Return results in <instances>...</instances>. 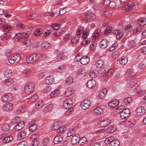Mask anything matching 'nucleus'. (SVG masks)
I'll return each instance as SVG.
<instances>
[{"instance_id": "f257e3e1", "label": "nucleus", "mask_w": 146, "mask_h": 146, "mask_svg": "<svg viewBox=\"0 0 146 146\" xmlns=\"http://www.w3.org/2000/svg\"><path fill=\"white\" fill-rule=\"evenodd\" d=\"M21 58V56L19 54L14 53L9 56L8 61L10 64H13L19 62Z\"/></svg>"}, {"instance_id": "f03ea898", "label": "nucleus", "mask_w": 146, "mask_h": 146, "mask_svg": "<svg viewBox=\"0 0 146 146\" xmlns=\"http://www.w3.org/2000/svg\"><path fill=\"white\" fill-rule=\"evenodd\" d=\"M39 58V56L38 55L33 54L27 56L26 58V60L27 63L33 64L37 61Z\"/></svg>"}, {"instance_id": "7ed1b4c3", "label": "nucleus", "mask_w": 146, "mask_h": 146, "mask_svg": "<svg viewBox=\"0 0 146 146\" xmlns=\"http://www.w3.org/2000/svg\"><path fill=\"white\" fill-rule=\"evenodd\" d=\"M137 6L135 3L130 1L128 2L127 5L123 8V9L126 11H130L135 9Z\"/></svg>"}, {"instance_id": "20e7f679", "label": "nucleus", "mask_w": 146, "mask_h": 146, "mask_svg": "<svg viewBox=\"0 0 146 146\" xmlns=\"http://www.w3.org/2000/svg\"><path fill=\"white\" fill-rule=\"evenodd\" d=\"M34 89V84L32 83H28L24 87V91L25 93L29 94L32 92Z\"/></svg>"}, {"instance_id": "39448f33", "label": "nucleus", "mask_w": 146, "mask_h": 146, "mask_svg": "<svg viewBox=\"0 0 146 146\" xmlns=\"http://www.w3.org/2000/svg\"><path fill=\"white\" fill-rule=\"evenodd\" d=\"M13 96L10 93H7L3 94L1 97L2 101L4 102H8L12 99Z\"/></svg>"}, {"instance_id": "423d86ee", "label": "nucleus", "mask_w": 146, "mask_h": 146, "mask_svg": "<svg viewBox=\"0 0 146 146\" xmlns=\"http://www.w3.org/2000/svg\"><path fill=\"white\" fill-rule=\"evenodd\" d=\"M130 113V110L129 109L125 108L120 113V117L122 119H126L129 115Z\"/></svg>"}, {"instance_id": "0eeeda50", "label": "nucleus", "mask_w": 146, "mask_h": 146, "mask_svg": "<svg viewBox=\"0 0 146 146\" xmlns=\"http://www.w3.org/2000/svg\"><path fill=\"white\" fill-rule=\"evenodd\" d=\"M73 103L72 100L71 99L67 98L65 100L63 103V105L65 108L67 109L71 107Z\"/></svg>"}, {"instance_id": "6e6552de", "label": "nucleus", "mask_w": 146, "mask_h": 146, "mask_svg": "<svg viewBox=\"0 0 146 146\" xmlns=\"http://www.w3.org/2000/svg\"><path fill=\"white\" fill-rule=\"evenodd\" d=\"M110 123V120L107 118L101 119L100 122V125L101 127H104L109 125Z\"/></svg>"}, {"instance_id": "1a4fd4ad", "label": "nucleus", "mask_w": 146, "mask_h": 146, "mask_svg": "<svg viewBox=\"0 0 146 146\" xmlns=\"http://www.w3.org/2000/svg\"><path fill=\"white\" fill-rule=\"evenodd\" d=\"M91 104L89 100H86L81 103L80 106L83 110H84L89 108Z\"/></svg>"}, {"instance_id": "9d476101", "label": "nucleus", "mask_w": 146, "mask_h": 146, "mask_svg": "<svg viewBox=\"0 0 146 146\" xmlns=\"http://www.w3.org/2000/svg\"><path fill=\"white\" fill-rule=\"evenodd\" d=\"M145 112V110L142 106L138 107L136 110V114L138 116L143 115Z\"/></svg>"}, {"instance_id": "9b49d317", "label": "nucleus", "mask_w": 146, "mask_h": 146, "mask_svg": "<svg viewBox=\"0 0 146 146\" xmlns=\"http://www.w3.org/2000/svg\"><path fill=\"white\" fill-rule=\"evenodd\" d=\"M25 122L24 121H21L16 125L13 129L14 130L17 131L21 129L24 126Z\"/></svg>"}, {"instance_id": "f8f14e48", "label": "nucleus", "mask_w": 146, "mask_h": 146, "mask_svg": "<svg viewBox=\"0 0 146 146\" xmlns=\"http://www.w3.org/2000/svg\"><path fill=\"white\" fill-rule=\"evenodd\" d=\"M135 123V120L134 119H131L126 121L125 122V125L127 127H131L134 125Z\"/></svg>"}, {"instance_id": "ddd939ff", "label": "nucleus", "mask_w": 146, "mask_h": 146, "mask_svg": "<svg viewBox=\"0 0 146 146\" xmlns=\"http://www.w3.org/2000/svg\"><path fill=\"white\" fill-rule=\"evenodd\" d=\"M80 140H79V143L80 144L83 143L84 144L86 143L87 141L89 142V143L90 144H92L93 143L94 141H95L94 139L90 140L88 139V140L86 137H81V138H79Z\"/></svg>"}, {"instance_id": "4468645a", "label": "nucleus", "mask_w": 146, "mask_h": 146, "mask_svg": "<svg viewBox=\"0 0 146 146\" xmlns=\"http://www.w3.org/2000/svg\"><path fill=\"white\" fill-rule=\"evenodd\" d=\"M96 81L94 79L89 80L86 83V86L89 88H91L94 87L96 84Z\"/></svg>"}, {"instance_id": "2eb2a0df", "label": "nucleus", "mask_w": 146, "mask_h": 146, "mask_svg": "<svg viewBox=\"0 0 146 146\" xmlns=\"http://www.w3.org/2000/svg\"><path fill=\"white\" fill-rule=\"evenodd\" d=\"M101 31L100 29H98L95 30L92 35V39L95 40L99 38L101 34Z\"/></svg>"}, {"instance_id": "dca6fc26", "label": "nucleus", "mask_w": 146, "mask_h": 146, "mask_svg": "<svg viewBox=\"0 0 146 146\" xmlns=\"http://www.w3.org/2000/svg\"><path fill=\"white\" fill-rule=\"evenodd\" d=\"M13 107V104L10 103L4 104L3 106V108L5 111H8L11 110Z\"/></svg>"}, {"instance_id": "f3484780", "label": "nucleus", "mask_w": 146, "mask_h": 146, "mask_svg": "<svg viewBox=\"0 0 146 146\" xmlns=\"http://www.w3.org/2000/svg\"><path fill=\"white\" fill-rule=\"evenodd\" d=\"M54 80L53 76H47L45 78V82L46 84H50L54 82Z\"/></svg>"}, {"instance_id": "a211bd4d", "label": "nucleus", "mask_w": 146, "mask_h": 146, "mask_svg": "<svg viewBox=\"0 0 146 146\" xmlns=\"http://www.w3.org/2000/svg\"><path fill=\"white\" fill-rule=\"evenodd\" d=\"M89 62V58L87 56H82V59L80 60V63L83 65L87 64Z\"/></svg>"}, {"instance_id": "6ab92c4d", "label": "nucleus", "mask_w": 146, "mask_h": 146, "mask_svg": "<svg viewBox=\"0 0 146 146\" xmlns=\"http://www.w3.org/2000/svg\"><path fill=\"white\" fill-rule=\"evenodd\" d=\"M117 61H119L120 64L122 66L125 65L128 61L127 58L125 56H123L121 59H118Z\"/></svg>"}, {"instance_id": "aec40b11", "label": "nucleus", "mask_w": 146, "mask_h": 146, "mask_svg": "<svg viewBox=\"0 0 146 146\" xmlns=\"http://www.w3.org/2000/svg\"><path fill=\"white\" fill-rule=\"evenodd\" d=\"M94 113L97 115H100L103 112V109L100 107H98L94 110Z\"/></svg>"}, {"instance_id": "412c9836", "label": "nucleus", "mask_w": 146, "mask_h": 146, "mask_svg": "<svg viewBox=\"0 0 146 146\" xmlns=\"http://www.w3.org/2000/svg\"><path fill=\"white\" fill-rule=\"evenodd\" d=\"M74 89L69 87L68 88L65 92V95L66 96H69L72 94L74 92Z\"/></svg>"}, {"instance_id": "4be33fe9", "label": "nucleus", "mask_w": 146, "mask_h": 146, "mask_svg": "<svg viewBox=\"0 0 146 146\" xmlns=\"http://www.w3.org/2000/svg\"><path fill=\"white\" fill-rule=\"evenodd\" d=\"M107 92V90L106 88L102 90L99 93L98 95L99 98L100 99L104 98L105 97Z\"/></svg>"}, {"instance_id": "5701e85b", "label": "nucleus", "mask_w": 146, "mask_h": 146, "mask_svg": "<svg viewBox=\"0 0 146 146\" xmlns=\"http://www.w3.org/2000/svg\"><path fill=\"white\" fill-rule=\"evenodd\" d=\"M100 46L102 48H106L108 45L107 40L106 39H102L100 42Z\"/></svg>"}, {"instance_id": "b1692460", "label": "nucleus", "mask_w": 146, "mask_h": 146, "mask_svg": "<svg viewBox=\"0 0 146 146\" xmlns=\"http://www.w3.org/2000/svg\"><path fill=\"white\" fill-rule=\"evenodd\" d=\"M4 74L5 77L7 78H9L12 76V71L11 70L7 69L4 72Z\"/></svg>"}, {"instance_id": "393cba45", "label": "nucleus", "mask_w": 146, "mask_h": 146, "mask_svg": "<svg viewBox=\"0 0 146 146\" xmlns=\"http://www.w3.org/2000/svg\"><path fill=\"white\" fill-rule=\"evenodd\" d=\"M60 123V122H56L55 123H54L53 125L52 129L54 130H56L57 131L61 125Z\"/></svg>"}, {"instance_id": "a878e982", "label": "nucleus", "mask_w": 146, "mask_h": 146, "mask_svg": "<svg viewBox=\"0 0 146 146\" xmlns=\"http://www.w3.org/2000/svg\"><path fill=\"white\" fill-rule=\"evenodd\" d=\"M146 24V19L141 18L139 19L137 21V24L139 25L143 26Z\"/></svg>"}, {"instance_id": "bb28decb", "label": "nucleus", "mask_w": 146, "mask_h": 146, "mask_svg": "<svg viewBox=\"0 0 146 146\" xmlns=\"http://www.w3.org/2000/svg\"><path fill=\"white\" fill-rule=\"evenodd\" d=\"M16 136V135H15V133H10L8 132L5 133L0 134L1 137H14Z\"/></svg>"}, {"instance_id": "cd10ccee", "label": "nucleus", "mask_w": 146, "mask_h": 146, "mask_svg": "<svg viewBox=\"0 0 146 146\" xmlns=\"http://www.w3.org/2000/svg\"><path fill=\"white\" fill-rule=\"evenodd\" d=\"M21 119L19 116H16L11 120V123L12 125L17 124L21 121Z\"/></svg>"}, {"instance_id": "c85d7f7f", "label": "nucleus", "mask_w": 146, "mask_h": 146, "mask_svg": "<svg viewBox=\"0 0 146 146\" xmlns=\"http://www.w3.org/2000/svg\"><path fill=\"white\" fill-rule=\"evenodd\" d=\"M119 103L118 101L113 100L109 102L108 106L110 107L113 108L116 106Z\"/></svg>"}, {"instance_id": "c756f323", "label": "nucleus", "mask_w": 146, "mask_h": 146, "mask_svg": "<svg viewBox=\"0 0 146 146\" xmlns=\"http://www.w3.org/2000/svg\"><path fill=\"white\" fill-rule=\"evenodd\" d=\"M53 108L52 105L51 104H49L47 105L43 109V111L44 113H47L50 111Z\"/></svg>"}, {"instance_id": "7c9ffc66", "label": "nucleus", "mask_w": 146, "mask_h": 146, "mask_svg": "<svg viewBox=\"0 0 146 146\" xmlns=\"http://www.w3.org/2000/svg\"><path fill=\"white\" fill-rule=\"evenodd\" d=\"M104 64V62L103 60L99 59L95 64V66L98 68L101 67Z\"/></svg>"}, {"instance_id": "2f4dec72", "label": "nucleus", "mask_w": 146, "mask_h": 146, "mask_svg": "<svg viewBox=\"0 0 146 146\" xmlns=\"http://www.w3.org/2000/svg\"><path fill=\"white\" fill-rule=\"evenodd\" d=\"M50 46V43L46 41L43 42L40 44V46L42 48H47Z\"/></svg>"}, {"instance_id": "473e14b6", "label": "nucleus", "mask_w": 146, "mask_h": 146, "mask_svg": "<svg viewBox=\"0 0 146 146\" xmlns=\"http://www.w3.org/2000/svg\"><path fill=\"white\" fill-rule=\"evenodd\" d=\"M43 31V29L42 28H38L34 31L33 34L35 36H38L42 33Z\"/></svg>"}, {"instance_id": "72a5a7b5", "label": "nucleus", "mask_w": 146, "mask_h": 146, "mask_svg": "<svg viewBox=\"0 0 146 146\" xmlns=\"http://www.w3.org/2000/svg\"><path fill=\"white\" fill-rule=\"evenodd\" d=\"M12 29L11 26L8 25H5L3 27V29L4 31H7L11 30Z\"/></svg>"}, {"instance_id": "f704fd0d", "label": "nucleus", "mask_w": 146, "mask_h": 146, "mask_svg": "<svg viewBox=\"0 0 146 146\" xmlns=\"http://www.w3.org/2000/svg\"><path fill=\"white\" fill-rule=\"evenodd\" d=\"M44 105L43 102L42 101H39L37 102L35 104V106L37 109L41 108Z\"/></svg>"}, {"instance_id": "c9c22d12", "label": "nucleus", "mask_w": 146, "mask_h": 146, "mask_svg": "<svg viewBox=\"0 0 146 146\" xmlns=\"http://www.w3.org/2000/svg\"><path fill=\"white\" fill-rule=\"evenodd\" d=\"M112 30V28L111 26H108L104 31V33L106 35H108L111 32Z\"/></svg>"}, {"instance_id": "e433bc0d", "label": "nucleus", "mask_w": 146, "mask_h": 146, "mask_svg": "<svg viewBox=\"0 0 146 146\" xmlns=\"http://www.w3.org/2000/svg\"><path fill=\"white\" fill-rule=\"evenodd\" d=\"M1 129L3 131H7L9 130V125L7 123L4 124L1 127Z\"/></svg>"}, {"instance_id": "4c0bfd02", "label": "nucleus", "mask_w": 146, "mask_h": 146, "mask_svg": "<svg viewBox=\"0 0 146 146\" xmlns=\"http://www.w3.org/2000/svg\"><path fill=\"white\" fill-rule=\"evenodd\" d=\"M137 44L135 41L133 40H129L128 43L129 46L130 47L133 48L135 47Z\"/></svg>"}, {"instance_id": "58836bf2", "label": "nucleus", "mask_w": 146, "mask_h": 146, "mask_svg": "<svg viewBox=\"0 0 146 146\" xmlns=\"http://www.w3.org/2000/svg\"><path fill=\"white\" fill-rule=\"evenodd\" d=\"M119 145L120 142L118 140L113 139L110 146H119Z\"/></svg>"}, {"instance_id": "ea45409f", "label": "nucleus", "mask_w": 146, "mask_h": 146, "mask_svg": "<svg viewBox=\"0 0 146 146\" xmlns=\"http://www.w3.org/2000/svg\"><path fill=\"white\" fill-rule=\"evenodd\" d=\"M13 139V137H4L2 141L4 143H7L12 141Z\"/></svg>"}, {"instance_id": "a19ab883", "label": "nucleus", "mask_w": 146, "mask_h": 146, "mask_svg": "<svg viewBox=\"0 0 146 146\" xmlns=\"http://www.w3.org/2000/svg\"><path fill=\"white\" fill-rule=\"evenodd\" d=\"M63 140V137H54L53 142L55 144H57Z\"/></svg>"}, {"instance_id": "79ce46f5", "label": "nucleus", "mask_w": 146, "mask_h": 146, "mask_svg": "<svg viewBox=\"0 0 146 146\" xmlns=\"http://www.w3.org/2000/svg\"><path fill=\"white\" fill-rule=\"evenodd\" d=\"M59 95V91L58 90H55L51 92L50 94L51 98L54 97Z\"/></svg>"}, {"instance_id": "37998d69", "label": "nucleus", "mask_w": 146, "mask_h": 146, "mask_svg": "<svg viewBox=\"0 0 146 146\" xmlns=\"http://www.w3.org/2000/svg\"><path fill=\"white\" fill-rule=\"evenodd\" d=\"M114 139V137H107L105 140L104 143L106 144H110L113 139Z\"/></svg>"}, {"instance_id": "c03bdc74", "label": "nucleus", "mask_w": 146, "mask_h": 146, "mask_svg": "<svg viewBox=\"0 0 146 146\" xmlns=\"http://www.w3.org/2000/svg\"><path fill=\"white\" fill-rule=\"evenodd\" d=\"M84 29V28L83 27H79L76 32L77 35H80L83 32Z\"/></svg>"}, {"instance_id": "a18cd8bd", "label": "nucleus", "mask_w": 146, "mask_h": 146, "mask_svg": "<svg viewBox=\"0 0 146 146\" xmlns=\"http://www.w3.org/2000/svg\"><path fill=\"white\" fill-rule=\"evenodd\" d=\"M80 137H72L71 139V143L73 144H75L78 142H79V138Z\"/></svg>"}, {"instance_id": "49530a36", "label": "nucleus", "mask_w": 146, "mask_h": 146, "mask_svg": "<svg viewBox=\"0 0 146 146\" xmlns=\"http://www.w3.org/2000/svg\"><path fill=\"white\" fill-rule=\"evenodd\" d=\"M116 130V128L114 127H110L107 129V131L108 133H112Z\"/></svg>"}, {"instance_id": "de8ad7c7", "label": "nucleus", "mask_w": 146, "mask_h": 146, "mask_svg": "<svg viewBox=\"0 0 146 146\" xmlns=\"http://www.w3.org/2000/svg\"><path fill=\"white\" fill-rule=\"evenodd\" d=\"M104 17H110L111 16V13L109 11H104L102 14Z\"/></svg>"}, {"instance_id": "09e8293b", "label": "nucleus", "mask_w": 146, "mask_h": 146, "mask_svg": "<svg viewBox=\"0 0 146 146\" xmlns=\"http://www.w3.org/2000/svg\"><path fill=\"white\" fill-rule=\"evenodd\" d=\"M73 78L71 77H68L66 79L65 83L68 84H70L73 82Z\"/></svg>"}, {"instance_id": "8fccbe9b", "label": "nucleus", "mask_w": 146, "mask_h": 146, "mask_svg": "<svg viewBox=\"0 0 146 146\" xmlns=\"http://www.w3.org/2000/svg\"><path fill=\"white\" fill-rule=\"evenodd\" d=\"M30 33L29 31H25L21 34L22 38H25L28 37Z\"/></svg>"}, {"instance_id": "3c124183", "label": "nucleus", "mask_w": 146, "mask_h": 146, "mask_svg": "<svg viewBox=\"0 0 146 146\" xmlns=\"http://www.w3.org/2000/svg\"><path fill=\"white\" fill-rule=\"evenodd\" d=\"M23 42L24 44L26 47L29 46L31 44V43L30 40L29 39L24 40L23 41Z\"/></svg>"}, {"instance_id": "603ef678", "label": "nucleus", "mask_w": 146, "mask_h": 146, "mask_svg": "<svg viewBox=\"0 0 146 146\" xmlns=\"http://www.w3.org/2000/svg\"><path fill=\"white\" fill-rule=\"evenodd\" d=\"M37 128L36 125L35 124H33L29 127V130L30 131L33 132L36 130Z\"/></svg>"}, {"instance_id": "864d4df0", "label": "nucleus", "mask_w": 146, "mask_h": 146, "mask_svg": "<svg viewBox=\"0 0 146 146\" xmlns=\"http://www.w3.org/2000/svg\"><path fill=\"white\" fill-rule=\"evenodd\" d=\"M66 130V127L64 126H61V125L59 129L57 130L56 132L57 133H62V132Z\"/></svg>"}, {"instance_id": "5fc2aeb1", "label": "nucleus", "mask_w": 146, "mask_h": 146, "mask_svg": "<svg viewBox=\"0 0 146 146\" xmlns=\"http://www.w3.org/2000/svg\"><path fill=\"white\" fill-rule=\"evenodd\" d=\"M25 109L22 106L19 107L16 110V112L17 113H22L25 111Z\"/></svg>"}, {"instance_id": "6e6d98bb", "label": "nucleus", "mask_w": 146, "mask_h": 146, "mask_svg": "<svg viewBox=\"0 0 146 146\" xmlns=\"http://www.w3.org/2000/svg\"><path fill=\"white\" fill-rule=\"evenodd\" d=\"M132 100V98L131 97H128L125 99L124 100V103L125 104L131 102Z\"/></svg>"}, {"instance_id": "4d7b16f0", "label": "nucleus", "mask_w": 146, "mask_h": 146, "mask_svg": "<svg viewBox=\"0 0 146 146\" xmlns=\"http://www.w3.org/2000/svg\"><path fill=\"white\" fill-rule=\"evenodd\" d=\"M85 72V70L84 68H81L78 70L76 72V74L78 75H80L84 74Z\"/></svg>"}, {"instance_id": "13d9d810", "label": "nucleus", "mask_w": 146, "mask_h": 146, "mask_svg": "<svg viewBox=\"0 0 146 146\" xmlns=\"http://www.w3.org/2000/svg\"><path fill=\"white\" fill-rule=\"evenodd\" d=\"M124 107L123 106H120L119 107L117 108L116 109V112L117 113H121V112L123 111L124 110Z\"/></svg>"}, {"instance_id": "bf43d9fd", "label": "nucleus", "mask_w": 146, "mask_h": 146, "mask_svg": "<svg viewBox=\"0 0 146 146\" xmlns=\"http://www.w3.org/2000/svg\"><path fill=\"white\" fill-rule=\"evenodd\" d=\"M137 84V81L136 80H132L130 81L129 86L131 88L133 87Z\"/></svg>"}, {"instance_id": "052dcab7", "label": "nucleus", "mask_w": 146, "mask_h": 146, "mask_svg": "<svg viewBox=\"0 0 146 146\" xmlns=\"http://www.w3.org/2000/svg\"><path fill=\"white\" fill-rule=\"evenodd\" d=\"M13 82V80L11 78H9L7 79L5 82V84L7 86L11 84Z\"/></svg>"}, {"instance_id": "680f3d73", "label": "nucleus", "mask_w": 146, "mask_h": 146, "mask_svg": "<svg viewBox=\"0 0 146 146\" xmlns=\"http://www.w3.org/2000/svg\"><path fill=\"white\" fill-rule=\"evenodd\" d=\"M39 144V142L36 138L34 139L32 142L33 146H38Z\"/></svg>"}, {"instance_id": "e2e57ef3", "label": "nucleus", "mask_w": 146, "mask_h": 146, "mask_svg": "<svg viewBox=\"0 0 146 146\" xmlns=\"http://www.w3.org/2000/svg\"><path fill=\"white\" fill-rule=\"evenodd\" d=\"M60 27V25L58 24L53 23L51 26V28L54 30L58 29Z\"/></svg>"}, {"instance_id": "0e129e2a", "label": "nucleus", "mask_w": 146, "mask_h": 146, "mask_svg": "<svg viewBox=\"0 0 146 146\" xmlns=\"http://www.w3.org/2000/svg\"><path fill=\"white\" fill-rule=\"evenodd\" d=\"M75 131L74 129H70L68 130L67 133L68 137H70L75 133Z\"/></svg>"}, {"instance_id": "69168bd1", "label": "nucleus", "mask_w": 146, "mask_h": 146, "mask_svg": "<svg viewBox=\"0 0 146 146\" xmlns=\"http://www.w3.org/2000/svg\"><path fill=\"white\" fill-rule=\"evenodd\" d=\"M113 72L114 71L112 69H110L105 74V75L106 76L109 77L111 76Z\"/></svg>"}, {"instance_id": "338daca9", "label": "nucleus", "mask_w": 146, "mask_h": 146, "mask_svg": "<svg viewBox=\"0 0 146 146\" xmlns=\"http://www.w3.org/2000/svg\"><path fill=\"white\" fill-rule=\"evenodd\" d=\"M90 42V40H84L82 41L81 44L82 46H86Z\"/></svg>"}, {"instance_id": "774afa93", "label": "nucleus", "mask_w": 146, "mask_h": 146, "mask_svg": "<svg viewBox=\"0 0 146 146\" xmlns=\"http://www.w3.org/2000/svg\"><path fill=\"white\" fill-rule=\"evenodd\" d=\"M52 90V87L49 86L46 87L44 90V92L45 93H48L50 92Z\"/></svg>"}]
</instances>
